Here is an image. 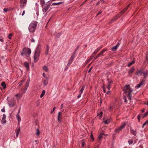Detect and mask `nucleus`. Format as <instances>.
Here are the masks:
<instances>
[{
    "mask_svg": "<svg viewBox=\"0 0 148 148\" xmlns=\"http://www.w3.org/2000/svg\"><path fill=\"white\" fill-rule=\"evenodd\" d=\"M123 90L125 93H127V98L131 100V93L133 91V90L130 87V85H126L124 87Z\"/></svg>",
    "mask_w": 148,
    "mask_h": 148,
    "instance_id": "1",
    "label": "nucleus"
},
{
    "mask_svg": "<svg viewBox=\"0 0 148 148\" xmlns=\"http://www.w3.org/2000/svg\"><path fill=\"white\" fill-rule=\"evenodd\" d=\"M40 48L38 46L35 51L34 56V60L35 62H36L39 59V57L40 54Z\"/></svg>",
    "mask_w": 148,
    "mask_h": 148,
    "instance_id": "2",
    "label": "nucleus"
},
{
    "mask_svg": "<svg viewBox=\"0 0 148 148\" xmlns=\"http://www.w3.org/2000/svg\"><path fill=\"white\" fill-rule=\"evenodd\" d=\"M31 53V50L29 48H23L21 53V55L23 56L25 55L26 56L28 57Z\"/></svg>",
    "mask_w": 148,
    "mask_h": 148,
    "instance_id": "3",
    "label": "nucleus"
},
{
    "mask_svg": "<svg viewBox=\"0 0 148 148\" xmlns=\"http://www.w3.org/2000/svg\"><path fill=\"white\" fill-rule=\"evenodd\" d=\"M51 5V3L49 2H47L43 6H41L42 7V11L43 12H45L49 8Z\"/></svg>",
    "mask_w": 148,
    "mask_h": 148,
    "instance_id": "4",
    "label": "nucleus"
},
{
    "mask_svg": "<svg viewBox=\"0 0 148 148\" xmlns=\"http://www.w3.org/2000/svg\"><path fill=\"white\" fill-rule=\"evenodd\" d=\"M37 23L36 22L34 23H31L30 24L29 27V30L31 32H34L35 28L37 26Z\"/></svg>",
    "mask_w": 148,
    "mask_h": 148,
    "instance_id": "5",
    "label": "nucleus"
},
{
    "mask_svg": "<svg viewBox=\"0 0 148 148\" xmlns=\"http://www.w3.org/2000/svg\"><path fill=\"white\" fill-rule=\"evenodd\" d=\"M29 79L27 80L25 84V88H22L20 92V93L23 94L25 93L26 91L29 86Z\"/></svg>",
    "mask_w": 148,
    "mask_h": 148,
    "instance_id": "6",
    "label": "nucleus"
},
{
    "mask_svg": "<svg viewBox=\"0 0 148 148\" xmlns=\"http://www.w3.org/2000/svg\"><path fill=\"white\" fill-rule=\"evenodd\" d=\"M127 124L126 122L124 123L120 127L117 129L115 130L114 132L113 133V136L115 135L116 133L119 132L120 131H121L123 129Z\"/></svg>",
    "mask_w": 148,
    "mask_h": 148,
    "instance_id": "7",
    "label": "nucleus"
},
{
    "mask_svg": "<svg viewBox=\"0 0 148 148\" xmlns=\"http://www.w3.org/2000/svg\"><path fill=\"white\" fill-rule=\"evenodd\" d=\"M15 103H16L15 101H14V100H12L9 101L8 103V104L9 106L10 107H12L14 106Z\"/></svg>",
    "mask_w": 148,
    "mask_h": 148,
    "instance_id": "8",
    "label": "nucleus"
},
{
    "mask_svg": "<svg viewBox=\"0 0 148 148\" xmlns=\"http://www.w3.org/2000/svg\"><path fill=\"white\" fill-rule=\"evenodd\" d=\"M23 94L20 92L16 94L15 95V96L18 99H21L23 96Z\"/></svg>",
    "mask_w": 148,
    "mask_h": 148,
    "instance_id": "9",
    "label": "nucleus"
},
{
    "mask_svg": "<svg viewBox=\"0 0 148 148\" xmlns=\"http://www.w3.org/2000/svg\"><path fill=\"white\" fill-rule=\"evenodd\" d=\"M110 85H111V82L110 81L108 82V84L107 86V88L108 90V91L106 93V94H108L109 92H110Z\"/></svg>",
    "mask_w": 148,
    "mask_h": 148,
    "instance_id": "10",
    "label": "nucleus"
},
{
    "mask_svg": "<svg viewBox=\"0 0 148 148\" xmlns=\"http://www.w3.org/2000/svg\"><path fill=\"white\" fill-rule=\"evenodd\" d=\"M62 120V115L61 112H59L58 113V120L59 122H61Z\"/></svg>",
    "mask_w": 148,
    "mask_h": 148,
    "instance_id": "11",
    "label": "nucleus"
},
{
    "mask_svg": "<svg viewBox=\"0 0 148 148\" xmlns=\"http://www.w3.org/2000/svg\"><path fill=\"white\" fill-rule=\"evenodd\" d=\"M6 117L5 115V114H3L1 120V122L4 124L6 122V121L5 120Z\"/></svg>",
    "mask_w": 148,
    "mask_h": 148,
    "instance_id": "12",
    "label": "nucleus"
},
{
    "mask_svg": "<svg viewBox=\"0 0 148 148\" xmlns=\"http://www.w3.org/2000/svg\"><path fill=\"white\" fill-rule=\"evenodd\" d=\"M107 50L106 49H103L102 51H101L99 54H98V56H103V53L106 51Z\"/></svg>",
    "mask_w": 148,
    "mask_h": 148,
    "instance_id": "13",
    "label": "nucleus"
},
{
    "mask_svg": "<svg viewBox=\"0 0 148 148\" xmlns=\"http://www.w3.org/2000/svg\"><path fill=\"white\" fill-rule=\"evenodd\" d=\"M119 43H117L115 46H114L112 48V50L113 51H114V50H115L116 49H117V48H118V47H119Z\"/></svg>",
    "mask_w": 148,
    "mask_h": 148,
    "instance_id": "14",
    "label": "nucleus"
},
{
    "mask_svg": "<svg viewBox=\"0 0 148 148\" xmlns=\"http://www.w3.org/2000/svg\"><path fill=\"white\" fill-rule=\"evenodd\" d=\"M25 66L26 68L28 70L29 69V63L27 62H25L24 63Z\"/></svg>",
    "mask_w": 148,
    "mask_h": 148,
    "instance_id": "15",
    "label": "nucleus"
},
{
    "mask_svg": "<svg viewBox=\"0 0 148 148\" xmlns=\"http://www.w3.org/2000/svg\"><path fill=\"white\" fill-rule=\"evenodd\" d=\"M26 3H24L23 2H21V1H20V5L21 8H23L24 7V6L25 5Z\"/></svg>",
    "mask_w": 148,
    "mask_h": 148,
    "instance_id": "16",
    "label": "nucleus"
},
{
    "mask_svg": "<svg viewBox=\"0 0 148 148\" xmlns=\"http://www.w3.org/2000/svg\"><path fill=\"white\" fill-rule=\"evenodd\" d=\"M101 47V46L100 47H98L96 49L95 51L93 52V53H94V55L96 54L98 51L100 50Z\"/></svg>",
    "mask_w": 148,
    "mask_h": 148,
    "instance_id": "17",
    "label": "nucleus"
},
{
    "mask_svg": "<svg viewBox=\"0 0 148 148\" xmlns=\"http://www.w3.org/2000/svg\"><path fill=\"white\" fill-rule=\"evenodd\" d=\"M103 114V112H101L99 114H98L97 116L99 119H100L102 118Z\"/></svg>",
    "mask_w": 148,
    "mask_h": 148,
    "instance_id": "18",
    "label": "nucleus"
},
{
    "mask_svg": "<svg viewBox=\"0 0 148 148\" xmlns=\"http://www.w3.org/2000/svg\"><path fill=\"white\" fill-rule=\"evenodd\" d=\"M17 119L18 120V123L19 124L21 121V118L20 117L19 115H16V116Z\"/></svg>",
    "mask_w": 148,
    "mask_h": 148,
    "instance_id": "19",
    "label": "nucleus"
},
{
    "mask_svg": "<svg viewBox=\"0 0 148 148\" xmlns=\"http://www.w3.org/2000/svg\"><path fill=\"white\" fill-rule=\"evenodd\" d=\"M73 59L70 58L69 61V62L67 64V66H70V64L72 62L73 60Z\"/></svg>",
    "mask_w": 148,
    "mask_h": 148,
    "instance_id": "20",
    "label": "nucleus"
},
{
    "mask_svg": "<svg viewBox=\"0 0 148 148\" xmlns=\"http://www.w3.org/2000/svg\"><path fill=\"white\" fill-rule=\"evenodd\" d=\"M1 85L3 87V89L6 88V84L4 82H3L1 83Z\"/></svg>",
    "mask_w": 148,
    "mask_h": 148,
    "instance_id": "21",
    "label": "nucleus"
},
{
    "mask_svg": "<svg viewBox=\"0 0 148 148\" xmlns=\"http://www.w3.org/2000/svg\"><path fill=\"white\" fill-rule=\"evenodd\" d=\"M40 4L41 6H43L45 4V2L44 0H40Z\"/></svg>",
    "mask_w": 148,
    "mask_h": 148,
    "instance_id": "22",
    "label": "nucleus"
},
{
    "mask_svg": "<svg viewBox=\"0 0 148 148\" xmlns=\"http://www.w3.org/2000/svg\"><path fill=\"white\" fill-rule=\"evenodd\" d=\"M131 133L134 136H136V133L135 131L134 130H133L131 128Z\"/></svg>",
    "mask_w": 148,
    "mask_h": 148,
    "instance_id": "23",
    "label": "nucleus"
},
{
    "mask_svg": "<svg viewBox=\"0 0 148 148\" xmlns=\"http://www.w3.org/2000/svg\"><path fill=\"white\" fill-rule=\"evenodd\" d=\"M25 81V79H22V80L19 82V86H21L23 84V83Z\"/></svg>",
    "mask_w": 148,
    "mask_h": 148,
    "instance_id": "24",
    "label": "nucleus"
},
{
    "mask_svg": "<svg viewBox=\"0 0 148 148\" xmlns=\"http://www.w3.org/2000/svg\"><path fill=\"white\" fill-rule=\"evenodd\" d=\"M134 68L133 67H132L129 70V73H132L134 71Z\"/></svg>",
    "mask_w": 148,
    "mask_h": 148,
    "instance_id": "25",
    "label": "nucleus"
},
{
    "mask_svg": "<svg viewBox=\"0 0 148 148\" xmlns=\"http://www.w3.org/2000/svg\"><path fill=\"white\" fill-rule=\"evenodd\" d=\"M48 84V80L47 79H46L44 81L43 84L44 86H45L47 85Z\"/></svg>",
    "mask_w": 148,
    "mask_h": 148,
    "instance_id": "26",
    "label": "nucleus"
},
{
    "mask_svg": "<svg viewBox=\"0 0 148 148\" xmlns=\"http://www.w3.org/2000/svg\"><path fill=\"white\" fill-rule=\"evenodd\" d=\"M63 2H60L58 3H53L52 4V5H58L61 4L62 3H63Z\"/></svg>",
    "mask_w": 148,
    "mask_h": 148,
    "instance_id": "27",
    "label": "nucleus"
},
{
    "mask_svg": "<svg viewBox=\"0 0 148 148\" xmlns=\"http://www.w3.org/2000/svg\"><path fill=\"white\" fill-rule=\"evenodd\" d=\"M47 50L46 51H45V53L46 55H48V53L49 50V47L48 46H47Z\"/></svg>",
    "mask_w": 148,
    "mask_h": 148,
    "instance_id": "28",
    "label": "nucleus"
},
{
    "mask_svg": "<svg viewBox=\"0 0 148 148\" xmlns=\"http://www.w3.org/2000/svg\"><path fill=\"white\" fill-rule=\"evenodd\" d=\"M45 90H43L42 92V93L40 95V97H42L45 94Z\"/></svg>",
    "mask_w": 148,
    "mask_h": 148,
    "instance_id": "29",
    "label": "nucleus"
},
{
    "mask_svg": "<svg viewBox=\"0 0 148 148\" xmlns=\"http://www.w3.org/2000/svg\"><path fill=\"white\" fill-rule=\"evenodd\" d=\"M135 63V61L134 60L132 61L131 62L129 63L128 65V66L129 67L131 65H133Z\"/></svg>",
    "mask_w": 148,
    "mask_h": 148,
    "instance_id": "30",
    "label": "nucleus"
},
{
    "mask_svg": "<svg viewBox=\"0 0 148 148\" xmlns=\"http://www.w3.org/2000/svg\"><path fill=\"white\" fill-rule=\"evenodd\" d=\"M118 18V16H116L114 17V18L112 19V21H115Z\"/></svg>",
    "mask_w": 148,
    "mask_h": 148,
    "instance_id": "31",
    "label": "nucleus"
},
{
    "mask_svg": "<svg viewBox=\"0 0 148 148\" xmlns=\"http://www.w3.org/2000/svg\"><path fill=\"white\" fill-rule=\"evenodd\" d=\"M84 88H85V86H82V88L79 91V93H82L83 92V91L84 90Z\"/></svg>",
    "mask_w": 148,
    "mask_h": 148,
    "instance_id": "32",
    "label": "nucleus"
},
{
    "mask_svg": "<svg viewBox=\"0 0 148 148\" xmlns=\"http://www.w3.org/2000/svg\"><path fill=\"white\" fill-rule=\"evenodd\" d=\"M143 73V72L140 71H138L136 73L137 75H141Z\"/></svg>",
    "mask_w": 148,
    "mask_h": 148,
    "instance_id": "33",
    "label": "nucleus"
},
{
    "mask_svg": "<svg viewBox=\"0 0 148 148\" xmlns=\"http://www.w3.org/2000/svg\"><path fill=\"white\" fill-rule=\"evenodd\" d=\"M142 74H143V75L145 77H146L147 74V71H143V72Z\"/></svg>",
    "mask_w": 148,
    "mask_h": 148,
    "instance_id": "34",
    "label": "nucleus"
},
{
    "mask_svg": "<svg viewBox=\"0 0 148 148\" xmlns=\"http://www.w3.org/2000/svg\"><path fill=\"white\" fill-rule=\"evenodd\" d=\"M36 134L37 136H38L40 134V132L39 130L38 129H37L36 130Z\"/></svg>",
    "mask_w": 148,
    "mask_h": 148,
    "instance_id": "35",
    "label": "nucleus"
},
{
    "mask_svg": "<svg viewBox=\"0 0 148 148\" xmlns=\"http://www.w3.org/2000/svg\"><path fill=\"white\" fill-rule=\"evenodd\" d=\"M143 84V83H141L139 84H138L136 86V88H139Z\"/></svg>",
    "mask_w": 148,
    "mask_h": 148,
    "instance_id": "36",
    "label": "nucleus"
},
{
    "mask_svg": "<svg viewBox=\"0 0 148 148\" xmlns=\"http://www.w3.org/2000/svg\"><path fill=\"white\" fill-rule=\"evenodd\" d=\"M20 131V127H18V128H17L16 130V132H17L19 133Z\"/></svg>",
    "mask_w": 148,
    "mask_h": 148,
    "instance_id": "37",
    "label": "nucleus"
},
{
    "mask_svg": "<svg viewBox=\"0 0 148 148\" xmlns=\"http://www.w3.org/2000/svg\"><path fill=\"white\" fill-rule=\"evenodd\" d=\"M130 4H129V5H128L127 6V7L126 8V9H125V10H126L130 6ZM125 12V10H122L121 12L122 13V14H123Z\"/></svg>",
    "mask_w": 148,
    "mask_h": 148,
    "instance_id": "38",
    "label": "nucleus"
},
{
    "mask_svg": "<svg viewBox=\"0 0 148 148\" xmlns=\"http://www.w3.org/2000/svg\"><path fill=\"white\" fill-rule=\"evenodd\" d=\"M148 124V120L146 122H145L143 125L142 127H144L146 125Z\"/></svg>",
    "mask_w": 148,
    "mask_h": 148,
    "instance_id": "39",
    "label": "nucleus"
},
{
    "mask_svg": "<svg viewBox=\"0 0 148 148\" xmlns=\"http://www.w3.org/2000/svg\"><path fill=\"white\" fill-rule=\"evenodd\" d=\"M10 10V8L9 9H8V8H5L3 9V11H4V12H7V11H9Z\"/></svg>",
    "mask_w": 148,
    "mask_h": 148,
    "instance_id": "40",
    "label": "nucleus"
},
{
    "mask_svg": "<svg viewBox=\"0 0 148 148\" xmlns=\"http://www.w3.org/2000/svg\"><path fill=\"white\" fill-rule=\"evenodd\" d=\"M90 137L91 139H92L93 140V141L94 140V138L93 136V135L92 134V133H91L90 135Z\"/></svg>",
    "mask_w": 148,
    "mask_h": 148,
    "instance_id": "41",
    "label": "nucleus"
},
{
    "mask_svg": "<svg viewBox=\"0 0 148 148\" xmlns=\"http://www.w3.org/2000/svg\"><path fill=\"white\" fill-rule=\"evenodd\" d=\"M12 34H9L8 35V38L10 39H11V37H12Z\"/></svg>",
    "mask_w": 148,
    "mask_h": 148,
    "instance_id": "42",
    "label": "nucleus"
},
{
    "mask_svg": "<svg viewBox=\"0 0 148 148\" xmlns=\"http://www.w3.org/2000/svg\"><path fill=\"white\" fill-rule=\"evenodd\" d=\"M110 123V121L109 120H106L104 121V123L106 124H108Z\"/></svg>",
    "mask_w": 148,
    "mask_h": 148,
    "instance_id": "43",
    "label": "nucleus"
},
{
    "mask_svg": "<svg viewBox=\"0 0 148 148\" xmlns=\"http://www.w3.org/2000/svg\"><path fill=\"white\" fill-rule=\"evenodd\" d=\"M102 138L101 134H100V135L98 137V139L100 140Z\"/></svg>",
    "mask_w": 148,
    "mask_h": 148,
    "instance_id": "44",
    "label": "nucleus"
},
{
    "mask_svg": "<svg viewBox=\"0 0 148 148\" xmlns=\"http://www.w3.org/2000/svg\"><path fill=\"white\" fill-rule=\"evenodd\" d=\"M43 69L45 70L46 71H47L48 68L46 66H44L43 68Z\"/></svg>",
    "mask_w": 148,
    "mask_h": 148,
    "instance_id": "45",
    "label": "nucleus"
},
{
    "mask_svg": "<svg viewBox=\"0 0 148 148\" xmlns=\"http://www.w3.org/2000/svg\"><path fill=\"white\" fill-rule=\"evenodd\" d=\"M27 0H20V1L21 2H23L24 3H26Z\"/></svg>",
    "mask_w": 148,
    "mask_h": 148,
    "instance_id": "46",
    "label": "nucleus"
},
{
    "mask_svg": "<svg viewBox=\"0 0 148 148\" xmlns=\"http://www.w3.org/2000/svg\"><path fill=\"white\" fill-rule=\"evenodd\" d=\"M103 92H106V89H105V86L103 85Z\"/></svg>",
    "mask_w": 148,
    "mask_h": 148,
    "instance_id": "47",
    "label": "nucleus"
},
{
    "mask_svg": "<svg viewBox=\"0 0 148 148\" xmlns=\"http://www.w3.org/2000/svg\"><path fill=\"white\" fill-rule=\"evenodd\" d=\"M94 53H92L91 55V56L90 57V58L89 59L90 60L92 59L94 57Z\"/></svg>",
    "mask_w": 148,
    "mask_h": 148,
    "instance_id": "48",
    "label": "nucleus"
},
{
    "mask_svg": "<svg viewBox=\"0 0 148 148\" xmlns=\"http://www.w3.org/2000/svg\"><path fill=\"white\" fill-rule=\"evenodd\" d=\"M148 115V111L146 112L144 114L143 116V118L145 117H146L147 115Z\"/></svg>",
    "mask_w": 148,
    "mask_h": 148,
    "instance_id": "49",
    "label": "nucleus"
},
{
    "mask_svg": "<svg viewBox=\"0 0 148 148\" xmlns=\"http://www.w3.org/2000/svg\"><path fill=\"white\" fill-rule=\"evenodd\" d=\"M102 12L101 10H100L98 13L97 14L96 16H98L99 14H101Z\"/></svg>",
    "mask_w": 148,
    "mask_h": 148,
    "instance_id": "50",
    "label": "nucleus"
},
{
    "mask_svg": "<svg viewBox=\"0 0 148 148\" xmlns=\"http://www.w3.org/2000/svg\"><path fill=\"white\" fill-rule=\"evenodd\" d=\"M82 93H80L77 96V98H79L81 96Z\"/></svg>",
    "mask_w": 148,
    "mask_h": 148,
    "instance_id": "51",
    "label": "nucleus"
},
{
    "mask_svg": "<svg viewBox=\"0 0 148 148\" xmlns=\"http://www.w3.org/2000/svg\"><path fill=\"white\" fill-rule=\"evenodd\" d=\"M75 55L72 54L71 58L73 59L75 57Z\"/></svg>",
    "mask_w": 148,
    "mask_h": 148,
    "instance_id": "52",
    "label": "nucleus"
},
{
    "mask_svg": "<svg viewBox=\"0 0 148 148\" xmlns=\"http://www.w3.org/2000/svg\"><path fill=\"white\" fill-rule=\"evenodd\" d=\"M128 142H129V144H132L133 143V141L132 140H130V141L129 140L128 141Z\"/></svg>",
    "mask_w": 148,
    "mask_h": 148,
    "instance_id": "53",
    "label": "nucleus"
},
{
    "mask_svg": "<svg viewBox=\"0 0 148 148\" xmlns=\"http://www.w3.org/2000/svg\"><path fill=\"white\" fill-rule=\"evenodd\" d=\"M21 107H20V108H19V110L18 111V113H17V115H19V114L20 112V109H21Z\"/></svg>",
    "mask_w": 148,
    "mask_h": 148,
    "instance_id": "54",
    "label": "nucleus"
},
{
    "mask_svg": "<svg viewBox=\"0 0 148 148\" xmlns=\"http://www.w3.org/2000/svg\"><path fill=\"white\" fill-rule=\"evenodd\" d=\"M55 108H56V107H54V108H53V110H52V111L51 112V114H52V113L54 111V110H55Z\"/></svg>",
    "mask_w": 148,
    "mask_h": 148,
    "instance_id": "55",
    "label": "nucleus"
},
{
    "mask_svg": "<svg viewBox=\"0 0 148 148\" xmlns=\"http://www.w3.org/2000/svg\"><path fill=\"white\" fill-rule=\"evenodd\" d=\"M1 111L2 112H5V110L4 108H3L1 110Z\"/></svg>",
    "mask_w": 148,
    "mask_h": 148,
    "instance_id": "56",
    "label": "nucleus"
},
{
    "mask_svg": "<svg viewBox=\"0 0 148 148\" xmlns=\"http://www.w3.org/2000/svg\"><path fill=\"white\" fill-rule=\"evenodd\" d=\"M124 99L125 100V102H127V100L126 99V98L125 97L124 98Z\"/></svg>",
    "mask_w": 148,
    "mask_h": 148,
    "instance_id": "57",
    "label": "nucleus"
},
{
    "mask_svg": "<svg viewBox=\"0 0 148 148\" xmlns=\"http://www.w3.org/2000/svg\"><path fill=\"white\" fill-rule=\"evenodd\" d=\"M31 41L32 42H35V40L33 38H32L31 39Z\"/></svg>",
    "mask_w": 148,
    "mask_h": 148,
    "instance_id": "58",
    "label": "nucleus"
},
{
    "mask_svg": "<svg viewBox=\"0 0 148 148\" xmlns=\"http://www.w3.org/2000/svg\"><path fill=\"white\" fill-rule=\"evenodd\" d=\"M16 138H17L18 137V135L19 133H17V132H16Z\"/></svg>",
    "mask_w": 148,
    "mask_h": 148,
    "instance_id": "59",
    "label": "nucleus"
},
{
    "mask_svg": "<svg viewBox=\"0 0 148 148\" xmlns=\"http://www.w3.org/2000/svg\"><path fill=\"white\" fill-rule=\"evenodd\" d=\"M90 60L89 59L88 60H87V61H86V63H89V62L90 61Z\"/></svg>",
    "mask_w": 148,
    "mask_h": 148,
    "instance_id": "60",
    "label": "nucleus"
},
{
    "mask_svg": "<svg viewBox=\"0 0 148 148\" xmlns=\"http://www.w3.org/2000/svg\"><path fill=\"white\" fill-rule=\"evenodd\" d=\"M138 120H139L140 119V116L139 115L138 116Z\"/></svg>",
    "mask_w": 148,
    "mask_h": 148,
    "instance_id": "61",
    "label": "nucleus"
},
{
    "mask_svg": "<svg viewBox=\"0 0 148 148\" xmlns=\"http://www.w3.org/2000/svg\"><path fill=\"white\" fill-rule=\"evenodd\" d=\"M82 146L83 147L84 145V142H82Z\"/></svg>",
    "mask_w": 148,
    "mask_h": 148,
    "instance_id": "62",
    "label": "nucleus"
},
{
    "mask_svg": "<svg viewBox=\"0 0 148 148\" xmlns=\"http://www.w3.org/2000/svg\"><path fill=\"white\" fill-rule=\"evenodd\" d=\"M92 69V68L91 67L90 68V69L88 71V72L89 73L91 71Z\"/></svg>",
    "mask_w": 148,
    "mask_h": 148,
    "instance_id": "63",
    "label": "nucleus"
},
{
    "mask_svg": "<svg viewBox=\"0 0 148 148\" xmlns=\"http://www.w3.org/2000/svg\"><path fill=\"white\" fill-rule=\"evenodd\" d=\"M35 141L36 142V144H38L39 141L38 140H35Z\"/></svg>",
    "mask_w": 148,
    "mask_h": 148,
    "instance_id": "64",
    "label": "nucleus"
}]
</instances>
